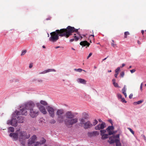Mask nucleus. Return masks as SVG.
Returning a JSON list of instances; mask_svg holds the SVG:
<instances>
[{"instance_id": "obj_1", "label": "nucleus", "mask_w": 146, "mask_h": 146, "mask_svg": "<svg viewBox=\"0 0 146 146\" xmlns=\"http://www.w3.org/2000/svg\"><path fill=\"white\" fill-rule=\"evenodd\" d=\"M73 27L68 26L66 29H61L57 30L55 31L50 33V36L49 38V40L52 42H55L59 39V36H65L68 38L72 34V33L74 31H77Z\"/></svg>"}, {"instance_id": "obj_2", "label": "nucleus", "mask_w": 146, "mask_h": 146, "mask_svg": "<svg viewBox=\"0 0 146 146\" xmlns=\"http://www.w3.org/2000/svg\"><path fill=\"white\" fill-rule=\"evenodd\" d=\"M65 116L67 119L64 121L66 125H73L77 123L78 121V118H74V115L70 111L67 112L65 113Z\"/></svg>"}, {"instance_id": "obj_3", "label": "nucleus", "mask_w": 146, "mask_h": 146, "mask_svg": "<svg viewBox=\"0 0 146 146\" xmlns=\"http://www.w3.org/2000/svg\"><path fill=\"white\" fill-rule=\"evenodd\" d=\"M18 136L19 141L24 145L25 143L24 141L26 139H29L30 137V135L27 134L26 131H21L18 132Z\"/></svg>"}, {"instance_id": "obj_4", "label": "nucleus", "mask_w": 146, "mask_h": 146, "mask_svg": "<svg viewBox=\"0 0 146 146\" xmlns=\"http://www.w3.org/2000/svg\"><path fill=\"white\" fill-rule=\"evenodd\" d=\"M21 108L22 109H20V111H16L13 114V117L14 118L17 117L16 115H27V109L23 107V105H22Z\"/></svg>"}, {"instance_id": "obj_5", "label": "nucleus", "mask_w": 146, "mask_h": 146, "mask_svg": "<svg viewBox=\"0 0 146 146\" xmlns=\"http://www.w3.org/2000/svg\"><path fill=\"white\" fill-rule=\"evenodd\" d=\"M35 106L34 102L31 100L28 101L23 104V107L25 108L27 110H31Z\"/></svg>"}, {"instance_id": "obj_6", "label": "nucleus", "mask_w": 146, "mask_h": 146, "mask_svg": "<svg viewBox=\"0 0 146 146\" xmlns=\"http://www.w3.org/2000/svg\"><path fill=\"white\" fill-rule=\"evenodd\" d=\"M64 111L63 110H58L57 111L56 114L58 116V121L59 123H62L64 121L63 119L64 118V115H63Z\"/></svg>"}, {"instance_id": "obj_7", "label": "nucleus", "mask_w": 146, "mask_h": 146, "mask_svg": "<svg viewBox=\"0 0 146 146\" xmlns=\"http://www.w3.org/2000/svg\"><path fill=\"white\" fill-rule=\"evenodd\" d=\"M40 103H36V106L39 108L40 111L43 114H46V109L45 107L42 105H46V102L44 101L41 100Z\"/></svg>"}, {"instance_id": "obj_8", "label": "nucleus", "mask_w": 146, "mask_h": 146, "mask_svg": "<svg viewBox=\"0 0 146 146\" xmlns=\"http://www.w3.org/2000/svg\"><path fill=\"white\" fill-rule=\"evenodd\" d=\"M39 114L38 110L33 109V108L30 110L29 114L31 117H36Z\"/></svg>"}, {"instance_id": "obj_9", "label": "nucleus", "mask_w": 146, "mask_h": 146, "mask_svg": "<svg viewBox=\"0 0 146 146\" xmlns=\"http://www.w3.org/2000/svg\"><path fill=\"white\" fill-rule=\"evenodd\" d=\"M109 140L108 141V142L110 144L113 143L115 142L116 143V145L117 146L118 143L119 142V141L118 139H115L114 136H112L109 137Z\"/></svg>"}, {"instance_id": "obj_10", "label": "nucleus", "mask_w": 146, "mask_h": 146, "mask_svg": "<svg viewBox=\"0 0 146 146\" xmlns=\"http://www.w3.org/2000/svg\"><path fill=\"white\" fill-rule=\"evenodd\" d=\"M17 121L16 118L12 119L11 120H9L7 121V124L14 127H16L17 124Z\"/></svg>"}, {"instance_id": "obj_11", "label": "nucleus", "mask_w": 146, "mask_h": 146, "mask_svg": "<svg viewBox=\"0 0 146 146\" xmlns=\"http://www.w3.org/2000/svg\"><path fill=\"white\" fill-rule=\"evenodd\" d=\"M47 103H46V109L48 112H49L50 116L52 117H53L54 116V109L48 106L47 107L46 105Z\"/></svg>"}, {"instance_id": "obj_12", "label": "nucleus", "mask_w": 146, "mask_h": 146, "mask_svg": "<svg viewBox=\"0 0 146 146\" xmlns=\"http://www.w3.org/2000/svg\"><path fill=\"white\" fill-rule=\"evenodd\" d=\"M13 141H16L19 138L18 133H11L9 135Z\"/></svg>"}, {"instance_id": "obj_13", "label": "nucleus", "mask_w": 146, "mask_h": 146, "mask_svg": "<svg viewBox=\"0 0 146 146\" xmlns=\"http://www.w3.org/2000/svg\"><path fill=\"white\" fill-rule=\"evenodd\" d=\"M106 126L105 123L104 122H102L101 124H98L95 127V129L96 130L103 129H104Z\"/></svg>"}, {"instance_id": "obj_14", "label": "nucleus", "mask_w": 146, "mask_h": 146, "mask_svg": "<svg viewBox=\"0 0 146 146\" xmlns=\"http://www.w3.org/2000/svg\"><path fill=\"white\" fill-rule=\"evenodd\" d=\"M92 124L89 121H88L85 123L84 127L85 129H86L92 127Z\"/></svg>"}, {"instance_id": "obj_15", "label": "nucleus", "mask_w": 146, "mask_h": 146, "mask_svg": "<svg viewBox=\"0 0 146 146\" xmlns=\"http://www.w3.org/2000/svg\"><path fill=\"white\" fill-rule=\"evenodd\" d=\"M36 138V136L35 135H34L29 139V144H31L34 143Z\"/></svg>"}, {"instance_id": "obj_16", "label": "nucleus", "mask_w": 146, "mask_h": 146, "mask_svg": "<svg viewBox=\"0 0 146 146\" xmlns=\"http://www.w3.org/2000/svg\"><path fill=\"white\" fill-rule=\"evenodd\" d=\"M114 129V127L113 126H109L106 129V130L108 132L109 135H110L113 134V133H112V131L111 130H113Z\"/></svg>"}, {"instance_id": "obj_17", "label": "nucleus", "mask_w": 146, "mask_h": 146, "mask_svg": "<svg viewBox=\"0 0 146 146\" xmlns=\"http://www.w3.org/2000/svg\"><path fill=\"white\" fill-rule=\"evenodd\" d=\"M17 122L19 123H23L24 121V118L23 116H19L17 117Z\"/></svg>"}, {"instance_id": "obj_18", "label": "nucleus", "mask_w": 146, "mask_h": 146, "mask_svg": "<svg viewBox=\"0 0 146 146\" xmlns=\"http://www.w3.org/2000/svg\"><path fill=\"white\" fill-rule=\"evenodd\" d=\"M76 81L78 83L83 84H86V81L84 79L81 78H78L77 79Z\"/></svg>"}, {"instance_id": "obj_19", "label": "nucleus", "mask_w": 146, "mask_h": 146, "mask_svg": "<svg viewBox=\"0 0 146 146\" xmlns=\"http://www.w3.org/2000/svg\"><path fill=\"white\" fill-rule=\"evenodd\" d=\"M80 44L81 45L83 46H88L90 45V43L88 42L86 40L81 41L80 42Z\"/></svg>"}, {"instance_id": "obj_20", "label": "nucleus", "mask_w": 146, "mask_h": 146, "mask_svg": "<svg viewBox=\"0 0 146 146\" xmlns=\"http://www.w3.org/2000/svg\"><path fill=\"white\" fill-rule=\"evenodd\" d=\"M126 90L127 89L126 88V86L124 85L123 88L122 90V92L124 95L125 98H126L127 96V95L126 93Z\"/></svg>"}, {"instance_id": "obj_21", "label": "nucleus", "mask_w": 146, "mask_h": 146, "mask_svg": "<svg viewBox=\"0 0 146 146\" xmlns=\"http://www.w3.org/2000/svg\"><path fill=\"white\" fill-rule=\"evenodd\" d=\"M46 141V140L45 139H44L43 140L40 141V142H37L36 144L35 145V146H36L39 145H41L44 143Z\"/></svg>"}, {"instance_id": "obj_22", "label": "nucleus", "mask_w": 146, "mask_h": 146, "mask_svg": "<svg viewBox=\"0 0 146 146\" xmlns=\"http://www.w3.org/2000/svg\"><path fill=\"white\" fill-rule=\"evenodd\" d=\"M74 38L70 40V42H72L74 41V40L76 41L78 40L79 39V37L78 36H76V34H74Z\"/></svg>"}, {"instance_id": "obj_23", "label": "nucleus", "mask_w": 146, "mask_h": 146, "mask_svg": "<svg viewBox=\"0 0 146 146\" xmlns=\"http://www.w3.org/2000/svg\"><path fill=\"white\" fill-rule=\"evenodd\" d=\"M108 135H109L108 134H105L102 135V139H105L108 138Z\"/></svg>"}, {"instance_id": "obj_24", "label": "nucleus", "mask_w": 146, "mask_h": 146, "mask_svg": "<svg viewBox=\"0 0 146 146\" xmlns=\"http://www.w3.org/2000/svg\"><path fill=\"white\" fill-rule=\"evenodd\" d=\"M79 120L80 121V124L81 125H82L83 124H84V123H85V121L84 119V118L80 119Z\"/></svg>"}, {"instance_id": "obj_25", "label": "nucleus", "mask_w": 146, "mask_h": 146, "mask_svg": "<svg viewBox=\"0 0 146 146\" xmlns=\"http://www.w3.org/2000/svg\"><path fill=\"white\" fill-rule=\"evenodd\" d=\"M45 120L43 117H41L40 118L39 121V122L43 124V123H45Z\"/></svg>"}, {"instance_id": "obj_26", "label": "nucleus", "mask_w": 146, "mask_h": 146, "mask_svg": "<svg viewBox=\"0 0 146 146\" xmlns=\"http://www.w3.org/2000/svg\"><path fill=\"white\" fill-rule=\"evenodd\" d=\"M8 130L9 132H13L14 131V129L13 127H11L8 128Z\"/></svg>"}, {"instance_id": "obj_27", "label": "nucleus", "mask_w": 146, "mask_h": 146, "mask_svg": "<svg viewBox=\"0 0 146 146\" xmlns=\"http://www.w3.org/2000/svg\"><path fill=\"white\" fill-rule=\"evenodd\" d=\"M143 102L142 100H139L137 102H134L133 104L135 105H136L137 104H141Z\"/></svg>"}, {"instance_id": "obj_28", "label": "nucleus", "mask_w": 146, "mask_h": 146, "mask_svg": "<svg viewBox=\"0 0 146 146\" xmlns=\"http://www.w3.org/2000/svg\"><path fill=\"white\" fill-rule=\"evenodd\" d=\"M100 135L101 136H102L105 134V133L106 132V131L105 130H101L100 131Z\"/></svg>"}, {"instance_id": "obj_29", "label": "nucleus", "mask_w": 146, "mask_h": 146, "mask_svg": "<svg viewBox=\"0 0 146 146\" xmlns=\"http://www.w3.org/2000/svg\"><path fill=\"white\" fill-rule=\"evenodd\" d=\"M52 71L56 72V70L53 69H48L46 70V73Z\"/></svg>"}, {"instance_id": "obj_30", "label": "nucleus", "mask_w": 146, "mask_h": 146, "mask_svg": "<svg viewBox=\"0 0 146 146\" xmlns=\"http://www.w3.org/2000/svg\"><path fill=\"white\" fill-rule=\"evenodd\" d=\"M99 132L96 131H93V136H96L97 135H98L99 134Z\"/></svg>"}, {"instance_id": "obj_31", "label": "nucleus", "mask_w": 146, "mask_h": 146, "mask_svg": "<svg viewBox=\"0 0 146 146\" xmlns=\"http://www.w3.org/2000/svg\"><path fill=\"white\" fill-rule=\"evenodd\" d=\"M120 67H118L115 70V73H117V74H118L119 71L120 70Z\"/></svg>"}, {"instance_id": "obj_32", "label": "nucleus", "mask_w": 146, "mask_h": 146, "mask_svg": "<svg viewBox=\"0 0 146 146\" xmlns=\"http://www.w3.org/2000/svg\"><path fill=\"white\" fill-rule=\"evenodd\" d=\"M88 136L91 137L92 136H93V132H89L88 133Z\"/></svg>"}, {"instance_id": "obj_33", "label": "nucleus", "mask_w": 146, "mask_h": 146, "mask_svg": "<svg viewBox=\"0 0 146 146\" xmlns=\"http://www.w3.org/2000/svg\"><path fill=\"white\" fill-rule=\"evenodd\" d=\"M129 35V33L128 31L125 32L124 33V37L126 38L127 37V35Z\"/></svg>"}, {"instance_id": "obj_34", "label": "nucleus", "mask_w": 146, "mask_h": 146, "mask_svg": "<svg viewBox=\"0 0 146 146\" xmlns=\"http://www.w3.org/2000/svg\"><path fill=\"white\" fill-rule=\"evenodd\" d=\"M27 52V50H24L22 51L21 54V56H23Z\"/></svg>"}, {"instance_id": "obj_35", "label": "nucleus", "mask_w": 146, "mask_h": 146, "mask_svg": "<svg viewBox=\"0 0 146 146\" xmlns=\"http://www.w3.org/2000/svg\"><path fill=\"white\" fill-rule=\"evenodd\" d=\"M98 123V121L96 120L95 119L94 120V121L93 122L92 125H93L94 126L95 125H96Z\"/></svg>"}, {"instance_id": "obj_36", "label": "nucleus", "mask_w": 146, "mask_h": 146, "mask_svg": "<svg viewBox=\"0 0 146 146\" xmlns=\"http://www.w3.org/2000/svg\"><path fill=\"white\" fill-rule=\"evenodd\" d=\"M113 136H114V137L115 138V139H116L117 138L119 140V134L116 135H115H115H113Z\"/></svg>"}, {"instance_id": "obj_37", "label": "nucleus", "mask_w": 146, "mask_h": 146, "mask_svg": "<svg viewBox=\"0 0 146 146\" xmlns=\"http://www.w3.org/2000/svg\"><path fill=\"white\" fill-rule=\"evenodd\" d=\"M56 122V121L55 120L52 119L50 120V123H51L54 124Z\"/></svg>"}, {"instance_id": "obj_38", "label": "nucleus", "mask_w": 146, "mask_h": 146, "mask_svg": "<svg viewBox=\"0 0 146 146\" xmlns=\"http://www.w3.org/2000/svg\"><path fill=\"white\" fill-rule=\"evenodd\" d=\"M121 99V101L122 102L125 103L127 102L125 101V99L124 98H122Z\"/></svg>"}, {"instance_id": "obj_39", "label": "nucleus", "mask_w": 146, "mask_h": 146, "mask_svg": "<svg viewBox=\"0 0 146 146\" xmlns=\"http://www.w3.org/2000/svg\"><path fill=\"white\" fill-rule=\"evenodd\" d=\"M112 42H111V45L113 47H115V46L116 45V44H114V40H112Z\"/></svg>"}, {"instance_id": "obj_40", "label": "nucleus", "mask_w": 146, "mask_h": 146, "mask_svg": "<svg viewBox=\"0 0 146 146\" xmlns=\"http://www.w3.org/2000/svg\"><path fill=\"white\" fill-rule=\"evenodd\" d=\"M77 30H78L77 31H74L73 32H72V33L73 32H76V33H77V34H78L79 35V36H80V38H81V39L83 37H82V36H81V35H80L79 34V33L78 32V29H77Z\"/></svg>"}, {"instance_id": "obj_41", "label": "nucleus", "mask_w": 146, "mask_h": 146, "mask_svg": "<svg viewBox=\"0 0 146 146\" xmlns=\"http://www.w3.org/2000/svg\"><path fill=\"white\" fill-rule=\"evenodd\" d=\"M124 74H125V73H124V72L123 71V72H121V73H120L121 77H123L124 75Z\"/></svg>"}, {"instance_id": "obj_42", "label": "nucleus", "mask_w": 146, "mask_h": 146, "mask_svg": "<svg viewBox=\"0 0 146 146\" xmlns=\"http://www.w3.org/2000/svg\"><path fill=\"white\" fill-rule=\"evenodd\" d=\"M117 96L118 98L119 99H121V98H122V96L120 94H117Z\"/></svg>"}, {"instance_id": "obj_43", "label": "nucleus", "mask_w": 146, "mask_h": 146, "mask_svg": "<svg viewBox=\"0 0 146 146\" xmlns=\"http://www.w3.org/2000/svg\"><path fill=\"white\" fill-rule=\"evenodd\" d=\"M128 129L132 134H134V131L131 129L130 128H128Z\"/></svg>"}, {"instance_id": "obj_44", "label": "nucleus", "mask_w": 146, "mask_h": 146, "mask_svg": "<svg viewBox=\"0 0 146 146\" xmlns=\"http://www.w3.org/2000/svg\"><path fill=\"white\" fill-rule=\"evenodd\" d=\"M143 85V83H142L141 84L140 86V90L141 92H142L143 91V89H142V86Z\"/></svg>"}, {"instance_id": "obj_45", "label": "nucleus", "mask_w": 146, "mask_h": 146, "mask_svg": "<svg viewBox=\"0 0 146 146\" xmlns=\"http://www.w3.org/2000/svg\"><path fill=\"white\" fill-rule=\"evenodd\" d=\"M82 70H83V71L85 72V71L84 70H82V69H81V68L77 69V71L78 72H82Z\"/></svg>"}, {"instance_id": "obj_46", "label": "nucleus", "mask_w": 146, "mask_h": 146, "mask_svg": "<svg viewBox=\"0 0 146 146\" xmlns=\"http://www.w3.org/2000/svg\"><path fill=\"white\" fill-rule=\"evenodd\" d=\"M113 84L115 87H118V84L117 83L115 82Z\"/></svg>"}, {"instance_id": "obj_47", "label": "nucleus", "mask_w": 146, "mask_h": 146, "mask_svg": "<svg viewBox=\"0 0 146 146\" xmlns=\"http://www.w3.org/2000/svg\"><path fill=\"white\" fill-rule=\"evenodd\" d=\"M92 52L90 53H89L88 56V57L87 58V59H88L91 56V55H92Z\"/></svg>"}, {"instance_id": "obj_48", "label": "nucleus", "mask_w": 146, "mask_h": 146, "mask_svg": "<svg viewBox=\"0 0 146 146\" xmlns=\"http://www.w3.org/2000/svg\"><path fill=\"white\" fill-rule=\"evenodd\" d=\"M135 71L136 70L135 69L130 70V71L131 73H133V72H135Z\"/></svg>"}, {"instance_id": "obj_49", "label": "nucleus", "mask_w": 146, "mask_h": 146, "mask_svg": "<svg viewBox=\"0 0 146 146\" xmlns=\"http://www.w3.org/2000/svg\"><path fill=\"white\" fill-rule=\"evenodd\" d=\"M33 66V63H31L29 65V68H32Z\"/></svg>"}, {"instance_id": "obj_50", "label": "nucleus", "mask_w": 146, "mask_h": 146, "mask_svg": "<svg viewBox=\"0 0 146 146\" xmlns=\"http://www.w3.org/2000/svg\"><path fill=\"white\" fill-rule=\"evenodd\" d=\"M133 96V94H131L129 95V98H130V99H131V98H132Z\"/></svg>"}, {"instance_id": "obj_51", "label": "nucleus", "mask_w": 146, "mask_h": 146, "mask_svg": "<svg viewBox=\"0 0 146 146\" xmlns=\"http://www.w3.org/2000/svg\"><path fill=\"white\" fill-rule=\"evenodd\" d=\"M108 121L111 123L112 124V125H113V122L112 120L110 119L108 120Z\"/></svg>"}, {"instance_id": "obj_52", "label": "nucleus", "mask_w": 146, "mask_h": 146, "mask_svg": "<svg viewBox=\"0 0 146 146\" xmlns=\"http://www.w3.org/2000/svg\"><path fill=\"white\" fill-rule=\"evenodd\" d=\"M118 74H117V73H115L114 74V76L115 78H117V75Z\"/></svg>"}, {"instance_id": "obj_53", "label": "nucleus", "mask_w": 146, "mask_h": 146, "mask_svg": "<svg viewBox=\"0 0 146 146\" xmlns=\"http://www.w3.org/2000/svg\"><path fill=\"white\" fill-rule=\"evenodd\" d=\"M117 132V131H112V133H113V134L112 135H113V134H115Z\"/></svg>"}, {"instance_id": "obj_54", "label": "nucleus", "mask_w": 146, "mask_h": 146, "mask_svg": "<svg viewBox=\"0 0 146 146\" xmlns=\"http://www.w3.org/2000/svg\"><path fill=\"white\" fill-rule=\"evenodd\" d=\"M83 114H84V115L85 114V115H87V116H86L85 117H84L85 119H86L88 117V115L86 113H84Z\"/></svg>"}, {"instance_id": "obj_55", "label": "nucleus", "mask_w": 146, "mask_h": 146, "mask_svg": "<svg viewBox=\"0 0 146 146\" xmlns=\"http://www.w3.org/2000/svg\"><path fill=\"white\" fill-rule=\"evenodd\" d=\"M112 81L113 82V84L115 82V79H112Z\"/></svg>"}, {"instance_id": "obj_56", "label": "nucleus", "mask_w": 146, "mask_h": 146, "mask_svg": "<svg viewBox=\"0 0 146 146\" xmlns=\"http://www.w3.org/2000/svg\"><path fill=\"white\" fill-rule=\"evenodd\" d=\"M46 73V70H45L43 72L39 73V74H45Z\"/></svg>"}, {"instance_id": "obj_57", "label": "nucleus", "mask_w": 146, "mask_h": 146, "mask_svg": "<svg viewBox=\"0 0 146 146\" xmlns=\"http://www.w3.org/2000/svg\"><path fill=\"white\" fill-rule=\"evenodd\" d=\"M125 65V64H122V66H121V68H123V67H124Z\"/></svg>"}, {"instance_id": "obj_58", "label": "nucleus", "mask_w": 146, "mask_h": 146, "mask_svg": "<svg viewBox=\"0 0 146 146\" xmlns=\"http://www.w3.org/2000/svg\"><path fill=\"white\" fill-rule=\"evenodd\" d=\"M92 36V38L94 39V35H91L90 36V37Z\"/></svg>"}, {"instance_id": "obj_59", "label": "nucleus", "mask_w": 146, "mask_h": 146, "mask_svg": "<svg viewBox=\"0 0 146 146\" xmlns=\"http://www.w3.org/2000/svg\"><path fill=\"white\" fill-rule=\"evenodd\" d=\"M143 138L144 139V140H145V141H146V137L145 136V135H143Z\"/></svg>"}, {"instance_id": "obj_60", "label": "nucleus", "mask_w": 146, "mask_h": 146, "mask_svg": "<svg viewBox=\"0 0 146 146\" xmlns=\"http://www.w3.org/2000/svg\"><path fill=\"white\" fill-rule=\"evenodd\" d=\"M108 57V56L106 58H104V59H103L102 61H104V60H106L107 58Z\"/></svg>"}, {"instance_id": "obj_61", "label": "nucleus", "mask_w": 146, "mask_h": 146, "mask_svg": "<svg viewBox=\"0 0 146 146\" xmlns=\"http://www.w3.org/2000/svg\"><path fill=\"white\" fill-rule=\"evenodd\" d=\"M60 46H57L56 47H55V48H60Z\"/></svg>"}, {"instance_id": "obj_62", "label": "nucleus", "mask_w": 146, "mask_h": 146, "mask_svg": "<svg viewBox=\"0 0 146 146\" xmlns=\"http://www.w3.org/2000/svg\"><path fill=\"white\" fill-rule=\"evenodd\" d=\"M137 43H138L139 44H141V42H140V41L138 40L137 41Z\"/></svg>"}, {"instance_id": "obj_63", "label": "nucleus", "mask_w": 146, "mask_h": 146, "mask_svg": "<svg viewBox=\"0 0 146 146\" xmlns=\"http://www.w3.org/2000/svg\"><path fill=\"white\" fill-rule=\"evenodd\" d=\"M98 120H99V121H100V122H102V120L100 119H99Z\"/></svg>"}, {"instance_id": "obj_64", "label": "nucleus", "mask_w": 146, "mask_h": 146, "mask_svg": "<svg viewBox=\"0 0 146 146\" xmlns=\"http://www.w3.org/2000/svg\"><path fill=\"white\" fill-rule=\"evenodd\" d=\"M141 32L142 33V34L143 35L144 33V31L143 30H142Z\"/></svg>"}]
</instances>
